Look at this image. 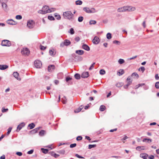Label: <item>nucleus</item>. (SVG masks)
Segmentation results:
<instances>
[{
    "mask_svg": "<svg viewBox=\"0 0 159 159\" xmlns=\"http://www.w3.org/2000/svg\"><path fill=\"white\" fill-rule=\"evenodd\" d=\"M55 8H51L50 9L47 6H45L43 7L42 10L38 11L39 13L44 14L47 13H49L55 10Z\"/></svg>",
    "mask_w": 159,
    "mask_h": 159,
    "instance_id": "1",
    "label": "nucleus"
},
{
    "mask_svg": "<svg viewBox=\"0 0 159 159\" xmlns=\"http://www.w3.org/2000/svg\"><path fill=\"white\" fill-rule=\"evenodd\" d=\"M63 16L65 18L69 20L73 19L74 15L70 11H67L64 12L63 13Z\"/></svg>",
    "mask_w": 159,
    "mask_h": 159,
    "instance_id": "2",
    "label": "nucleus"
},
{
    "mask_svg": "<svg viewBox=\"0 0 159 159\" xmlns=\"http://www.w3.org/2000/svg\"><path fill=\"white\" fill-rule=\"evenodd\" d=\"M83 10L87 13H94L96 12L95 9L94 8H89L88 7H84L83 9Z\"/></svg>",
    "mask_w": 159,
    "mask_h": 159,
    "instance_id": "3",
    "label": "nucleus"
},
{
    "mask_svg": "<svg viewBox=\"0 0 159 159\" xmlns=\"http://www.w3.org/2000/svg\"><path fill=\"white\" fill-rule=\"evenodd\" d=\"M27 26L29 28L32 29L34 26V22L32 20H29L27 21Z\"/></svg>",
    "mask_w": 159,
    "mask_h": 159,
    "instance_id": "4",
    "label": "nucleus"
},
{
    "mask_svg": "<svg viewBox=\"0 0 159 159\" xmlns=\"http://www.w3.org/2000/svg\"><path fill=\"white\" fill-rule=\"evenodd\" d=\"M2 45L4 46L9 47L11 45V43L10 41L7 40H4L2 41Z\"/></svg>",
    "mask_w": 159,
    "mask_h": 159,
    "instance_id": "5",
    "label": "nucleus"
},
{
    "mask_svg": "<svg viewBox=\"0 0 159 159\" xmlns=\"http://www.w3.org/2000/svg\"><path fill=\"white\" fill-rule=\"evenodd\" d=\"M30 51L27 48H23L21 51V53L25 56H28L30 53Z\"/></svg>",
    "mask_w": 159,
    "mask_h": 159,
    "instance_id": "6",
    "label": "nucleus"
},
{
    "mask_svg": "<svg viewBox=\"0 0 159 159\" xmlns=\"http://www.w3.org/2000/svg\"><path fill=\"white\" fill-rule=\"evenodd\" d=\"M70 43V41L67 39L65 40L64 41L60 44V46L63 47L64 46H68Z\"/></svg>",
    "mask_w": 159,
    "mask_h": 159,
    "instance_id": "7",
    "label": "nucleus"
},
{
    "mask_svg": "<svg viewBox=\"0 0 159 159\" xmlns=\"http://www.w3.org/2000/svg\"><path fill=\"white\" fill-rule=\"evenodd\" d=\"M35 66L37 68H40L42 65L41 62L39 60H36L34 62Z\"/></svg>",
    "mask_w": 159,
    "mask_h": 159,
    "instance_id": "8",
    "label": "nucleus"
},
{
    "mask_svg": "<svg viewBox=\"0 0 159 159\" xmlns=\"http://www.w3.org/2000/svg\"><path fill=\"white\" fill-rule=\"evenodd\" d=\"M126 11H131L135 10V8L131 6H126Z\"/></svg>",
    "mask_w": 159,
    "mask_h": 159,
    "instance_id": "9",
    "label": "nucleus"
},
{
    "mask_svg": "<svg viewBox=\"0 0 159 159\" xmlns=\"http://www.w3.org/2000/svg\"><path fill=\"white\" fill-rule=\"evenodd\" d=\"M7 24L11 25H15L16 24V22L14 21L12 19H9L7 21Z\"/></svg>",
    "mask_w": 159,
    "mask_h": 159,
    "instance_id": "10",
    "label": "nucleus"
},
{
    "mask_svg": "<svg viewBox=\"0 0 159 159\" xmlns=\"http://www.w3.org/2000/svg\"><path fill=\"white\" fill-rule=\"evenodd\" d=\"M99 41L100 40L99 38L97 36H95L93 40V43L96 44H98Z\"/></svg>",
    "mask_w": 159,
    "mask_h": 159,
    "instance_id": "11",
    "label": "nucleus"
},
{
    "mask_svg": "<svg viewBox=\"0 0 159 159\" xmlns=\"http://www.w3.org/2000/svg\"><path fill=\"white\" fill-rule=\"evenodd\" d=\"M25 125V123L24 122H22L20 124L17 126V131H19L21 128L24 127Z\"/></svg>",
    "mask_w": 159,
    "mask_h": 159,
    "instance_id": "12",
    "label": "nucleus"
},
{
    "mask_svg": "<svg viewBox=\"0 0 159 159\" xmlns=\"http://www.w3.org/2000/svg\"><path fill=\"white\" fill-rule=\"evenodd\" d=\"M13 76L17 80H20L21 78L19 77V74L17 72H14L13 73Z\"/></svg>",
    "mask_w": 159,
    "mask_h": 159,
    "instance_id": "13",
    "label": "nucleus"
},
{
    "mask_svg": "<svg viewBox=\"0 0 159 159\" xmlns=\"http://www.w3.org/2000/svg\"><path fill=\"white\" fill-rule=\"evenodd\" d=\"M117 11L119 12H122L123 11H126V6L122 7L120 8H119L117 9Z\"/></svg>",
    "mask_w": 159,
    "mask_h": 159,
    "instance_id": "14",
    "label": "nucleus"
},
{
    "mask_svg": "<svg viewBox=\"0 0 159 159\" xmlns=\"http://www.w3.org/2000/svg\"><path fill=\"white\" fill-rule=\"evenodd\" d=\"M49 53L50 55L53 56L55 55L56 52L55 49H52L49 50Z\"/></svg>",
    "mask_w": 159,
    "mask_h": 159,
    "instance_id": "15",
    "label": "nucleus"
},
{
    "mask_svg": "<svg viewBox=\"0 0 159 159\" xmlns=\"http://www.w3.org/2000/svg\"><path fill=\"white\" fill-rule=\"evenodd\" d=\"M148 156V154L145 153H141L140 155V157L144 159H146Z\"/></svg>",
    "mask_w": 159,
    "mask_h": 159,
    "instance_id": "16",
    "label": "nucleus"
},
{
    "mask_svg": "<svg viewBox=\"0 0 159 159\" xmlns=\"http://www.w3.org/2000/svg\"><path fill=\"white\" fill-rule=\"evenodd\" d=\"M55 69V66L53 65H51L48 66V70L49 72H52Z\"/></svg>",
    "mask_w": 159,
    "mask_h": 159,
    "instance_id": "17",
    "label": "nucleus"
},
{
    "mask_svg": "<svg viewBox=\"0 0 159 159\" xmlns=\"http://www.w3.org/2000/svg\"><path fill=\"white\" fill-rule=\"evenodd\" d=\"M89 76V73L88 72H83L81 75V77L83 78H87Z\"/></svg>",
    "mask_w": 159,
    "mask_h": 159,
    "instance_id": "18",
    "label": "nucleus"
},
{
    "mask_svg": "<svg viewBox=\"0 0 159 159\" xmlns=\"http://www.w3.org/2000/svg\"><path fill=\"white\" fill-rule=\"evenodd\" d=\"M82 48L83 49L87 51H89L90 50L89 47L86 44H84L83 45Z\"/></svg>",
    "mask_w": 159,
    "mask_h": 159,
    "instance_id": "19",
    "label": "nucleus"
},
{
    "mask_svg": "<svg viewBox=\"0 0 159 159\" xmlns=\"http://www.w3.org/2000/svg\"><path fill=\"white\" fill-rule=\"evenodd\" d=\"M6 3H2V7L5 11H6L7 10V6Z\"/></svg>",
    "mask_w": 159,
    "mask_h": 159,
    "instance_id": "20",
    "label": "nucleus"
},
{
    "mask_svg": "<svg viewBox=\"0 0 159 159\" xmlns=\"http://www.w3.org/2000/svg\"><path fill=\"white\" fill-rule=\"evenodd\" d=\"M83 108V106H80L79 108H78L77 109H76L74 111V112L75 113H77L80 111L82 109V108Z\"/></svg>",
    "mask_w": 159,
    "mask_h": 159,
    "instance_id": "21",
    "label": "nucleus"
},
{
    "mask_svg": "<svg viewBox=\"0 0 159 159\" xmlns=\"http://www.w3.org/2000/svg\"><path fill=\"white\" fill-rule=\"evenodd\" d=\"M8 68V66L7 65H0V69L1 70H4Z\"/></svg>",
    "mask_w": 159,
    "mask_h": 159,
    "instance_id": "22",
    "label": "nucleus"
},
{
    "mask_svg": "<svg viewBox=\"0 0 159 159\" xmlns=\"http://www.w3.org/2000/svg\"><path fill=\"white\" fill-rule=\"evenodd\" d=\"M124 73V70L123 69H120L117 72V75L120 76Z\"/></svg>",
    "mask_w": 159,
    "mask_h": 159,
    "instance_id": "23",
    "label": "nucleus"
},
{
    "mask_svg": "<svg viewBox=\"0 0 159 159\" xmlns=\"http://www.w3.org/2000/svg\"><path fill=\"white\" fill-rule=\"evenodd\" d=\"M84 52L82 50H78L76 51V53L79 55H82L84 54Z\"/></svg>",
    "mask_w": 159,
    "mask_h": 159,
    "instance_id": "24",
    "label": "nucleus"
},
{
    "mask_svg": "<svg viewBox=\"0 0 159 159\" xmlns=\"http://www.w3.org/2000/svg\"><path fill=\"white\" fill-rule=\"evenodd\" d=\"M132 82V80H131L130 78L128 77L127 79V84L129 86L130 85Z\"/></svg>",
    "mask_w": 159,
    "mask_h": 159,
    "instance_id": "25",
    "label": "nucleus"
},
{
    "mask_svg": "<svg viewBox=\"0 0 159 159\" xmlns=\"http://www.w3.org/2000/svg\"><path fill=\"white\" fill-rule=\"evenodd\" d=\"M144 146H138L136 148V149L138 151H140L142 150H144Z\"/></svg>",
    "mask_w": 159,
    "mask_h": 159,
    "instance_id": "26",
    "label": "nucleus"
},
{
    "mask_svg": "<svg viewBox=\"0 0 159 159\" xmlns=\"http://www.w3.org/2000/svg\"><path fill=\"white\" fill-rule=\"evenodd\" d=\"M51 155L55 158H57L59 156V155L55 153L54 152H51Z\"/></svg>",
    "mask_w": 159,
    "mask_h": 159,
    "instance_id": "27",
    "label": "nucleus"
},
{
    "mask_svg": "<svg viewBox=\"0 0 159 159\" xmlns=\"http://www.w3.org/2000/svg\"><path fill=\"white\" fill-rule=\"evenodd\" d=\"M45 133V131L44 130H42L39 132V135L40 136H43Z\"/></svg>",
    "mask_w": 159,
    "mask_h": 159,
    "instance_id": "28",
    "label": "nucleus"
},
{
    "mask_svg": "<svg viewBox=\"0 0 159 159\" xmlns=\"http://www.w3.org/2000/svg\"><path fill=\"white\" fill-rule=\"evenodd\" d=\"M54 16L57 20H60L61 19L60 15L57 13L54 14Z\"/></svg>",
    "mask_w": 159,
    "mask_h": 159,
    "instance_id": "29",
    "label": "nucleus"
},
{
    "mask_svg": "<svg viewBox=\"0 0 159 159\" xmlns=\"http://www.w3.org/2000/svg\"><path fill=\"white\" fill-rule=\"evenodd\" d=\"M107 38L108 39H110L111 38V34L110 33H107L106 35Z\"/></svg>",
    "mask_w": 159,
    "mask_h": 159,
    "instance_id": "30",
    "label": "nucleus"
},
{
    "mask_svg": "<svg viewBox=\"0 0 159 159\" xmlns=\"http://www.w3.org/2000/svg\"><path fill=\"white\" fill-rule=\"evenodd\" d=\"M146 141H147L148 143H150L152 141V139L147 138H145L143 140V142H146Z\"/></svg>",
    "mask_w": 159,
    "mask_h": 159,
    "instance_id": "31",
    "label": "nucleus"
},
{
    "mask_svg": "<svg viewBox=\"0 0 159 159\" xmlns=\"http://www.w3.org/2000/svg\"><path fill=\"white\" fill-rule=\"evenodd\" d=\"M62 101L64 104H66L67 102V100L65 97L64 96L62 98Z\"/></svg>",
    "mask_w": 159,
    "mask_h": 159,
    "instance_id": "32",
    "label": "nucleus"
},
{
    "mask_svg": "<svg viewBox=\"0 0 159 159\" xmlns=\"http://www.w3.org/2000/svg\"><path fill=\"white\" fill-rule=\"evenodd\" d=\"M125 62V60L122 59H120L118 61V62L120 64H122Z\"/></svg>",
    "mask_w": 159,
    "mask_h": 159,
    "instance_id": "33",
    "label": "nucleus"
},
{
    "mask_svg": "<svg viewBox=\"0 0 159 159\" xmlns=\"http://www.w3.org/2000/svg\"><path fill=\"white\" fill-rule=\"evenodd\" d=\"M99 73L101 75H103L106 73V71L104 70L101 69L100 70Z\"/></svg>",
    "mask_w": 159,
    "mask_h": 159,
    "instance_id": "34",
    "label": "nucleus"
},
{
    "mask_svg": "<svg viewBox=\"0 0 159 159\" xmlns=\"http://www.w3.org/2000/svg\"><path fill=\"white\" fill-rule=\"evenodd\" d=\"M41 150L45 154L47 153L48 152V150L47 149H44L42 148H41Z\"/></svg>",
    "mask_w": 159,
    "mask_h": 159,
    "instance_id": "35",
    "label": "nucleus"
},
{
    "mask_svg": "<svg viewBox=\"0 0 159 159\" xmlns=\"http://www.w3.org/2000/svg\"><path fill=\"white\" fill-rule=\"evenodd\" d=\"M106 107L102 105L100 107V110L101 111H103L105 110Z\"/></svg>",
    "mask_w": 159,
    "mask_h": 159,
    "instance_id": "36",
    "label": "nucleus"
},
{
    "mask_svg": "<svg viewBox=\"0 0 159 159\" xmlns=\"http://www.w3.org/2000/svg\"><path fill=\"white\" fill-rule=\"evenodd\" d=\"M75 77L76 79L78 80L80 79V75L78 74H76L75 75Z\"/></svg>",
    "mask_w": 159,
    "mask_h": 159,
    "instance_id": "37",
    "label": "nucleus"
},
{
    "mask_svg": "<svg viewBox=\"0 0 159 159\" xmlns=\"http://www.w3.org/2000/svg\"><path fill=\"white\" fill-rule=\"evenodd\" d=\"M28 126L30 128V129H33L35 126V125L33 123H32L30 124Z\"/></svg>",
    "mask_w": 159,
    "mask_h": 159,
    "instance_id": "38",
    "label": "nucleus"
},
{
    "mask_svg": "<svg viewBox=\"0 0 159 159\" xmlns=\"http://www.w3.org/2000/svg\"><path fill=\"white\" fill-rule=\"evenodd\" d=\"M123 85V84L122 83H117L116 85L117 87H120L122 86Z\"/></svg>",
    "mask_w": 159,
    "mask_h": 159,
    "instance_id": "39",
    "label": "nucleus"
},
{
    "mask_svg": "<svg viewBox=\"0 0 159 159\" xmlns=\"http://www.w3.org/2000/svg\"><path fill=\"white\" fill-rule=\"evenodd\" d=\"M96 23V21L95 20H91L89 21L90 25H94Z\"/></svg>",
    "mask_w": 159,
    "mask_h": 159,
    "instance_id": "40",
    "label": "nucleus"
},
{
    "mask_svg": "<svg viewBox=\"0 0 159 159\" xmlns=\"http://www.w3.org/2000/svg\"><path fill=\"white\" fill-rule=\"evenodd\" d=\"M76 4L77 5H81L82 3V1L80 0H78L75 2Z\"/></svg>",
    "mask_w": 159,
    "mask_h": 159,
    "instance_id": "41",
    "label": "nucleus"
},
{
    "mask_svg": "<svg viewBox=\"0 0 159 159\" xmlns=\"http://www.w3.org/2000/svg\"><path fill=\"white\" fill-rule=\"evenodd\" d=\"M68 32L69 33H70L71 34H73L75 33L74 30L72 28H71Z\"/></svg>",
    "mask_w": 159,
    "mask_h": 159,
    "instance_id": "42",
    "label": "nucleus"
},
{
    "mask_svg": "<svg viewBox=\"0 0 159 159\" xmlns=\"http://www.w3.org/2000/svg\"><path fill=\"white\" fill-rule=\"evenodd\" d=\"M96 146V144H89V148L91 149L93 148H95Z\"/></svg>",
    "mask_w": 159,
    "mask_h": 159,
    "instance_id": "43",
    "label": "nucleus"
},
{
    "mask_svg": "<svg viewBox=\"0 0 159 159\" xmlns=\"http://www.w3.org/2000/svg\"><path fill=\"white\" fill-rule=\"evenodd\" d=\"M16 18L17 20H21V19H22V17L20 15H17L16 16Z\"/></svg>",
    "mask_w": 159,
    "mask_h": 159,
    "instance_id": "44",
    "label": "nucleus"
},
{
    "mask_svg": "<svg viewBox=\"0 0 159 159\" xmlns=\"http://www.w3.org/2000/svg\"><path fill=\"white\" fill-rule=\"evenodd\" d=\"M132 76H135L136 77V78H138L139 76L138 74L137 73H135V72L133 73L132 75Z\"/></svg>",
    "mask_w": 159,
    "mask_h": 159,
    "instance_id": "45",
    "label": "nucleus"
},
{
    "mask_svg": "<svg viewBox=\"0 0 159 159\" xmlns=\"http://www.w3.org/2000/svg\"><path fill=\"white\" fill-rule=\"evenodd\" d=\"M8 109L7 108L5 109L4 107H2V112H7L8 111Z\"/></svg>",
    "mask_w": 159,
    "mask_h": 159,
    "instance_id": "46",
    "label": "nucleus"
},
{
    "mask_svg": "<svg viewBox=\"0 0 159 159\" xmlns=\"http://www.w3.org/2000/svg\"><path fill=\"white\" fill-rule=\"evenodd\" d=\"M83 20V16H80L78 19V21L79 22H82Z\"/></svg>",
    "mask_w": 159,
    "mask_h": 159,
    "instance_id": "47",
    "label": "nucleus"
},
{
    "mask_svg": "<svg viewBox=\"0 0 159 159\" xmlns=\"http://www.w3.org/2000/svg\"><path fill=\"white\" fill-rule=\"evenodd\" d=\"M48 18L49 20H54V17L52 16H48Z\"/></svg>",
    "mask_w": 159,
    "mask_h": 159,
    "instance_id": "48",
    "label": "nucleus"
},
{
    "mask_svg": "<svg viewBox=\"0 0 159 159\" xmlns=\"http://www.w3.org/2000/svg\"><path fill=\"white\" fill-rule=\"evenodd\" d=\"M113 43H116L118 45H120V42L117 40H114L113 42Z\"/></svg>",
    "mask_w": 159,
    "mask_h": 159,
    "instance_id": "49",
    "label": "nucleus"
},
{
    "mask_svg": "<svg viewBox=\"0 0 159 159\" xmlns=\"http://www.w3.org/2000/svg\"><path fill=\"white\" fill-rule=\"evenodd\" d=\"M155 86L157 89L159 88V82H157L156 83Z\"/></svg>",
    "mask_w": 159,
    "mask_h": 159,
    "instance_id": "50",
    "label": "nucleus"
},
{
    "mask_svg": "<svg viewBox=\"0 0 159 159\" xmlns=\"http://www.w3.org/2000/svg\"><path fill=\"white\" fill-rule=\"evenodd\" d=\"M58 153L61 154H64L65 153V151L64 150H60L58 151Z\"/></svg>",
    "mask_w": 159,
    "mask_h": 159,
    "instance_id": "51",
    "label": "nucleus"
},
{
    "mask_svg": "<svg viewBox=\"0 0 159 159\" xmlns=\"http://www.w3.org/2000/svg\"><path fill=\"white\" fill-rule=\"evenodd\" d=\"M16 154L19 156H21L22 155V153L21 152H17L16 153Z\"/></svg>",
    "mask_w": 159,
    "mask_h": 159,
    "instance_id": "52",
    "label": "nucleus"
},
{
    "mask_svg": "<svg viewBox=\"0 0 159 159\" xmlns=\"http://www.w3.org/2000/svg\"><path fill=\"white\" fill-rule=\"evenodd\" d=\"M76 145V144L75 143L71 144L70 145V148H73L75 147Z\"/></svg>",
    "mask_w": 159,
    "mask_h": 159,
    "instance_id": "53",
    "label": "nucleus"
},
{
    "mask_svg": "<svg viewBox=\"0 0 159 159\" xmlns=\"http://www.w3.org/2000/svg\"><path fill=\"white\" fill-rule=\"evenodd\" d=\"M95 64V63H93L90 66V67L89 68V70H91L93 69L94 67V65Z\"/></svg>",
    "mask_w": 159,
    "mask_h": 159,
    "instance_id": "54",
    "label": "nucleus"
},
{
    "mask_svg": "<svg viewBox=\"0 0 159 159\" xmlns=\"http://www.w3.org/2000/svg\"><path fill=\"white\" fill-rule=\"evenodd\" d=\"M34 152L33 150H31L29 151H28L27 152V153L28 154H31L33 153Z\"/></svg>",
    "mask_w": 159,
    "mask_h": 159,
    "instance_id": "55",
    "label": "nucleus"
},
{
    "mask_svg": "<svg viewBox=\"0 0 159 159\" xmlns=\"http://www.w3.org/2000/svg\"><path fill=\"white\" fill-rule=\"evenodd\" d=\"M75 156L76 157H77L78 158H84L83 157L80 156L78 154H76Z\"/></svg>",
    "mask_w": 159,
    "mask_h": 159,
    "instance_id": "56",
    "label": "nucleus"
},
{
    "mask_svg": "<svg viewBox=\"0 0 159 159\" xmlns=\"http://www.w3.org/2000/svg\"><path fill=\"white\" fill-rule=\"evenodd\" d=\"M137 56H135L134 57H132L129 58L128 59V60H130L132 59H134L135 58H136L137 57Z\"/></svg>",
    "mask_w": 159,
    "mask_h": 159,
    "instance_id": "57",
    "label": "nucleus"
},
{
    "mask_svg": "<svg viewBox=\"0 0 159 159\" xmlns=\"http://www.w3.org/2000/svg\"><path fill=\"white\" fill-rule=\"evenodd\" d=\"M140 69L141 70V71H142L143 72L145 70V69L144 67L142 66L139 68V70Z\"/></svg>",
    "mask_w": 159,
    "mask_h": 159,
    "instance_id": "58",
    "label": "nucleus"
},
{
    "mask_svg": "<svg viewBox=\"0 0 159 159\" xmlns=\"http://www.w3.org/2000/svg\"><path fill=\"white\" fill-rule=\"evenodd\" d=\"M12 128L11 127L9 128L8 129V131L7 132V134H9L11 131Z\"/></svg>",
    "mask_w": 159,
    "mask_h": 159,
    "instance_id": "59",
    "label": "nucleus"
},
{
    "mask_svg": "<svg viewBox=\"0 0 159 159\" xmlns=\"http://www.w3.org/2000/svg\"><path fill=\"white\" fill-rule=\"evenodd\" d=\"M46 48V47H45L41 45L40 46V49L42 50H45Z\"/></svg>",
    "mask_w": 159,
    "mask_h": 159,
    "instance_id": "60",
    "label": "nucleus"
},
{
    "mask_svg": "<svg viewBox=\"0 0 159 159\" xmlns=\"http://www.w3.org/2000/svg\"><path fill=\"white\" fill-rule=\"evenodd\" d=\"M7 0H0V2L1 3H7Z\"/></svg>",
    "mask_w": 159,
    "mask_h": 159,
    "instance_id": "61",
    "label": "nucleus"
},
{
    "mask_svg": "<svg viewBox=\"0 0 159 159\" xmlns=\"http://www.w3.org/2000/svg\"><path fill=\"white\" fill-rule=\"evenodd\" d=\"M72 78L69 77H67L66 78V81L68 82V81L71 80Z\"/></svg>",
    "mask_w": 159,
    "mask_h": 159,
    "instance_id": "62",
    "label": "nucleus"
},
{
    "mask_svg": "<svg viewBox=\"0 0 159 159\" xmlns=\"http://www.w3.org/2000/svg\"><path fill=\"white\" fill-rule=\"evenodd\" d=\"M82 137L81 136H78L76 138V140H80L82 139Z\"/></svg>",
    "mask_w": 159,
    "mask_h": 159,
    "instance_id": "63",
    "label": "nucleus"
},
{
    "mask_svg": "<svg viewBox=\"0 0 159 159\" xmlns=\"http://www.w3.org/2000/svg\"><path fill=\"white\" fill-rule=\"evenodd\" d=\"M50 77L48 76H45L44 77V80H49Z\"/></svg>",
    "mask_w": 159,
    "mask_h": 159,
    "instance_id": "64",
    "label": "nucleus"
}]
</instances>
